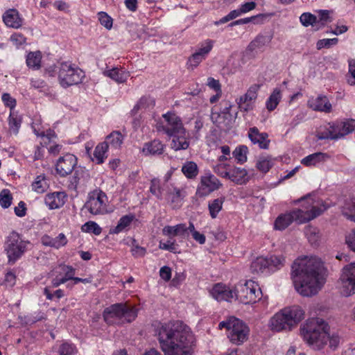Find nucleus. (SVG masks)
Segmentation results:
<instances>
[{"instance_id":"obj_1","label":"nucleus","mask_w":355,"mask_h":355,"mask_svg":"<svg viewBox=\"0 0 355 355\" xmlns=\"http://www.w3.org/2000/svg\"><path fill=\"white\" fill-rule=\"evenodd\" d=\"M164 355H193L195 338L190 328L180 320L161 323L155 330Z\"/></svg>"},{"instance_id":"obj_2","label":"nucleus","mask_w":355,"mask_h":355,"mask_svg":"<svg viewBox=\"0 0 355 355\" xmlns=\"http://www.w3.org/2000/svg\"><path fill=\"white\" fill-rule=\"evenodd\" d=\"M291 277L300 295H314L325 283L323 263L318 258L296 259L291 267Z\"/></svg>"},{"instance_id":"obj_3","label":"nucleus","mask_w":355,"mask_h":355,"mask_svg":"<svg viewBox=\"0 0 355 355\" xmlns=\"http://www.w3.org/2000/svg\"><path fill=\"white\" fill-rule=\"evenodd\" d=\"M329 324L322 318L309 319L300 329L304 340L313 349L321 350L329 344V347L335 350L339 343L340 338L337 334L329 333Z\"/></svg>"},{"instance_id":"obj_4","label":"nucleus","mask_w":355,"mask_h":355,"mask_svg":"<svg viewBox=\"0 0 355 355\" xmlns=\"http://www.w3.org/2000/svg\"><path fill=\"white\" fill-rule=\"evenodd\" d=\"M157 129L169 137H173L171 146L175 150L189 147L187 132L182 120L175 113L167 112L163 114V121L157 124Z\"/></svg>"},{"instance_id":"obj_5","label":"nucleus","mask_w":355,"mask_h":355,"mask_svg":"<svg viewBox=\"0 0 355 355\" xmlns=\"http://www.w3.org/2000/svg\"><path fill=\"white\" fill-rule=\"evenodd\" d=\"M326 209V207H318L311 203L310 204V209L308 207L305 209H297L289 213L281 214L275 221V229L277 230H284L294 220H297L300 223L309 221L320 216Z\"/></svg>"},{"instance_id":"obj_6","label":"nucleus","mask_w":355,"mask_h":355,"mask_svg":"<svg viewBox=\"0 0 355 355\" xmlns=\"http://www.w3.org/2000/svg\"><path fill=\"white\" fill-rule=\"evenodd\" d=\"M138 315L135 306L125 303H115L106 307L103 312L104 321L109 325H121L134 321Z\"/></svg>"},{"instance_id":"obj_7","label":"nucleus","mask_w":355,"mask_h":355,"mask_svg":"<svg viewBox=\"0 0 355 355\" xmlns=\"http://www.w3.org/2000/svg\"><path fill=\"white\" fill-rule=\"evenodd\" d=\"M304 311L299 306L285 308L271 318V329L276 331L290 330L304 318Z\"/></svg>"},{"instance_id":"obj_8","label":"nucleus","mask_w":355,"mask_h":355,"mask_svg":"<svg viewBox=\"0 0 355 355\" xmlns=\"http://www.w3.org/2000/svg\"><path fill=\"white\" fill-rule=\"evenodd\" d=\"M226 329L227 338L233 344L239 345L248 338L250 329L241 320L231 316L218 324V329Z\"/></svg>"},{"instance_id":"obj_9","label":"nucleus","mask_w":355,"mask_h":355,"mask_svg":"<svg viewBox=\"0 0 355 355\" xmlns=\"http://www.w3.org/2000/svg\"><path fill=\"white\" fill-rule=\"evenodd\" d=\"M85 78V72L75 64L62 62L58 67V80L62 87L80 83Z\"/></svg>"},{"instance_id":"obj_10","label":"nucleus","mask_w":355,"mask_h":355,"mask_svg":"<svg viewBox=\"0 0 355 355\" xmlns=\"http://www.w3.org/2000/svg\"><path fill=\"white\" fill-rule=\"evenodd\" d=\"M285 261L286 259L283 255L259 257L251 263L250 270L252 273L268 275L282 268Z\"/></svg>"},{"instance_id":"obj_11","label":"nucleus","mask_w":355,"mask_h":355,"mask_svg":"<svg viewBox=\"0 0 355 355\" xmlns=\"http://www.w3.org/2000/svg\"><path fill=\"white\" fill-rule=\"evenodd\" d=\"M29 241H24L16 232H12L7 238L4 245V251L8 257V263L13 265L26 251Z\"/></svg>"},{"instance_id":"obj_12","label":"nucleus","mask_w":355,"mask_h":355,"mask_svg":"<svg viewBox=\"0 0 355 355\" xmlns=\"http://www.w3.org/2000/svg\"><path fill=\"white\" fill-rule=\"evenodd\" d=\"M340 293L344 297L355 294V262L343 267L338 281Z\"/></svg>"},{"instance_id":"obj_13","label":"nucleus","mask_w":355,"mask_h":355,"mask_svg":"<svg viewBox=\"0 0 355 355\" xmlns=\"http://www.w3.org/2000/svg\"><path fill=\"white\" fill-rule=\"evenodd\" d=\"M236 299L245 304H252L260 298L261 290L252 280H248L244 284L235 286Z\"/></svg>"},{"instance_id":"obj_14","label":"nucleus","mask_w":355,"mask_h":355,"mask_svg":"<svg viewBox=\"0 0 355 355\" xmlns=\"http://www.w3.org/2000/svg\"><path fill=\"white\" fill-rule=\"evenodd\" d=\"M222 186V183L215 175L211 173H207L200 177L196 195L200 198L207 196L211 193L218 190Z\"/></svg>"},{"instance_id":"obj_15","label":"nucleus","mask_w":355,"mask_h":355,"mask_svg":"<svg viewBox=\"0 0 355 355\" xmlns=\"http://www.w3.org/2000/svg\"><path fill=\"white\" fill-rule=\"evenodd\" d=\"M106 194L99 191L96 196H90L86 202L84 207L86 208L91 214L94 215L103 214L106 211V205L105 198Z\"/></svg>"},{"instance_id":"obj_16","label":"nucleus","mask_w":355,"mask_h":355,"mask_svg":"<svg viewBox=\"0 0 355 355\" xmlns=\"http://www.w3.org/2000/svg\"><path fill=\"white\" fill-rule=\"evenodd\" d=\"M259 89L258 85H252L245 94L236 99V103L241 111L248 112L253 109V104L257 99Z\"/></svg>"},{"instance_id":"obj_17","label":"nucleus","mask_w":355,"mask_h":355,"mask_svg":"<svg viewBox=\"0 0 355 355\" xmlns=\"http://www.w3.org/2000/svg\"><path fill=\"white\" fill-rule=\"evenodd\" d=\"M237 116V112L234 114L223 113L212 110L211 119L214 123L223 130L229 129Z\"/></svg>"},{"instance_id":"obj_18","label":"nucleus","mask_w":355,"mask_h":355,"mask_svg":"<svg viewBox=\"0 0 355 355\" xmlns=\"http://www.w3.org/2000/svg\"><path fill=\"white\" fill-rule=\"evenodd\" d=\"M333 130L336 140L342 139L355 130V120L349 119L334 122Z\"/></svg>"},{"instance_id":"obj_19","label":"nucleus","mask_w":355,"mask_h":355,"mask_svg":"<svg viewBox=\"0 0 355 355\" xmlns=\"http://www.w3.org/2000/svg\"><path fill=\"white\" fill-rule=\"evenodd\" d=\"M210 293L217 301H230L234 297L236 298L235 288L231 290L220 284H216L211 290Z\"/></svg>"},{"instance_id":"obj_20","label":"nucleus","mask_w":355,"mask_h":355,"mask_svg":"<svg viewBox=\"0 0 355 355\" xmlns=\"http://www.w3.org/2000/svg\"><path fill=\"white\" fill-rule=\"evenodd\" d=\"M308 106L314 111L329 113L332 106L326 96L319 95L315 98H311L308 101Z\"/></svg>"},{"instance_id":"obj_21","label":"nucleus","mask_w":355,"mask_h":355,"mask_svg":"<svg viewBox=\"0 0 355 355\" xmlns=\"http://www.w3.org/2000/svg\"><path fill=\"white\" fill-rule=\"evenodd\" d=\"M76 157H60L56 164V171L61 176L71 173L76 165Z\"/></svg>"},{"instance_id":"obj_22","label":"nucleus","mask_w":355,"mask_h":355,"mask_svg":"<svg viewBox=\"0 0 355 355\" xmlns=\"http://www.w3.org/2000/svg\"><path fill=\"white\" fill-rule=\"evenodd\" d=\"M248 137L250 141L254 144H257L260 148L267 149L268 148L270 140L267 133L260 132L257 128L254 127L249 130Z\"/></svg>"},{"instance_id":"obj_23","label":"nucleus","mask_w":355,"mask_h":355,"mask_svg":"<svg viewBox=\"0 0 355 355\" xmlns=\"http://www.w3.org/2000/svg\"><path fill=\"white\" fill-rule=\"evenodd\" d=\"M103 74L117 83H125L130 76L129 71L121 67H114L112 69H105L103 71Z\"/></svg>"},{"instance_id":"obj_24","label":"nucleus","mask_w":355,"mask_h":355,"mask_svg":"<svg viewBox=\"0 0 355 355\" xmlns=\"http://www.w3.org/2000/svg\"><path fill=\"white\" fill-rule=\"evenodd\" d=\"M3 21L7 26L13 28H19L22 25V19L15 9L7 10L3 15Z\"/></svg>"},{"instance_id":"obj_25","label":"nucleus","mask_w":355,"mask_h":355,"mask_svg":"<svg viewBox=\"0 0 355 355\" xmlns=\"http://www.w3.org/2000/svg\"><path fill=\"white\" fill-rule=\"evenodd\" d=\"M65 196L62 192H54L45 196L44 202L50 209H58L64 204Z\"/></svg>"},{"instance_id":"obj_26","label":"nucleus","mask_w":355,"mask_h":355,"mask_svg":"<svg viewBox=\"0 0 355 355\" xmlns=\"http://www.w3.org/2000/svg\"><path fill=\"white\" fill-rule=\"evenodd\" d=\"M155 100L151 97H142L138 103L134 106L131 111L133 116H136L139 112L144 113L153 109L155 106Z\"/></svg>"},{"instance_id":"obj_27","label":"nucleus","mask_w":355,"mask_h":355,"mask_svg":"<svg viewBox=\"0 0 355 355\" xmlns=\"http://www.w3.org/2000/svg\"><path fill=\"white\" fill-rule=\"evenodd\" d=\"M67 243V239L63 233H60L58 236L52 238L48 235H44L42 237V243L45 246H50L56 249L65 245Z\"/></svg>"},{"instance_id":"obj_28","label":"nucleus","mask_w":355,"mask_h":355,"mask_svg":"<svg viewBox=\"0 0 355 355\" xmlns=\"http://www.w3.org/2000/svg\"><path fill=\"white\" fill-rule=\"evenodd\" d=\"M163 234L167 236H180L185 239L189 236L187 225L184 223H180L175 226L167 225L163 229Z\"/></svg>"},{"instance_id":"obj_29","label":"nucleus","mask_w":355,"mask_h":355,"mask_svg":"<svg viewBox=\"0 0 355 355\" xmlns=\"http://www.w3.org/2000/svg\"><path fill=\"white\" fill-rule=\"evenodd\" d=\"M164 146L159 140H153L150 142L145 144L142 148V153L146 155H161L164 152Z\"/></svg>"},{"instance_id":"obj_30","label":"nucleus","mask_w":355,"mask_h":355,"mask_svg":"<svg viewBox=\"0 0 355 355\" xmlns=\"http://www.w3.org/2000/svg\"><path fill=\"white\" fill-rule=\"evenodd\" d=\"M168 199L174 208L180 207L184 198L186 196V191L184 189L174 187L173 191L168 193Z\"/></svg>"},{"instance_id":"obj_31","label":"nucleus","mask_w":355,"mask_h":355,"mask_svg":"<svg viewBox=\"0 0 355 355\" xmlns=\"http://www.w3.org/2000/svg\"><path fill=\"white\" fill-rule=\"evenodd\" d=\"M105 140L107 141L111 150H117L121 147L124 136L121 132L115 130L109 134Z\"/></svg>"},{"instance_id":"obj_32","label":"nucleus","mask_w":355,"mask_h":355,"mask_svg":"<svg viewBox=\"0 0 355 355\" xmlns=\"http://www.w3.org/2000/svg\"><path fill=\"white\" fill-rule=\"evenodd\" d=\"M229 179L237 184H243L248 181L249 178L245 169L235 167L230 171Z\"/></svg>"},{"instance_id":"obj_33","label":"nucleus","mask_w":355,"mask_h":355,"mask_svg":"<svg viewBox=\"0 0 355 355\" xmlns=\"http://www.w3.org/2000/svg\"><path fill=\"white\" fill-rule=\"evenodd\" d=\"M135 216L132 214L123 216L119 219L117 225L110 230V234H117L123 232L127 227H128L131 224V223L135 220Z\"/></svg>"},{"instance_id":"obj_34","label":"nucleus","mask_w":355,"mask_h":355,"mask_svg":"<svg viewBox=\"0 0 355 355\" xmlns=\"http://www.w3.org/2000/svg\"><path fill=\"white\" fill-rule=\"evenodd\" d=\"M318 139H331L336 140L334 130H333V123L327 125L321 126L316 132Z\"/></svg>"},{"instance_id":"obj_35","label":"nucleus","mask_w":355,"mask_h":355,"mask_svg":"<svg viewBox=\"0 0 355 355\" xmlns=\"http://www.w3.org/2000/svg\"><path fill=\"white\" fill-rule=\"evenodd\" d=\"M342 213L347 219L355 222V197L345 201L342 207Z\"/></svg>"},{"instance_id":"obj_36","label":"nucleus","mask_w":355,"mask_h":355,"mask_svg":"<svg viewBox=\"0 0 355 355\" xmlns=\"http://www.w3.org/2000/svg\"><path fill=\"white\" fill-rule=\"evenodd\" d=\"M282 98V95L281 91L279 88H275L266 100V107L269 111H273L279 103L281 99Z\"/></svg>"},{"instance_id":"obj_37","label":"nucleus","mask_w":355,"mask_h":355,"mask_svg":"<svg viewBox=\"0 0 355 355\" xmlns=\"http://www.w3.org/2000/svg\"><path fill=\"white\" fill-rule=\"evenodd\" d=\"M225 197L221 196L209 202L208 209L209 211V214L212 218H216L217 217L218 213L223 208V205L225 202Z\"/></svg>"},{"instance_id":"obj_38","label":"nucleus","mask_w":355,"mask_h":355,"mask_svg":"<svg viewBox=\"0 0 355 355\" xmlns=\"http://www.w3.org/2000/svg\"><path fill=\"white\" fill-rule=\"evenodd\" d=\"M272 37L270 35H258L253 41L250 42L248 49L250 51L261 49L270 42Z\"/></svg>"},{"instance_id":"obj_39","label":"nucleus","mask_w":355,"mask_h":355,"mask_svg":"<svg viewBox=\"0 0 355 355\" xmlns=\"http://www.w3.org/2000/svg\"><path fill=\"white\" fill-rule=\"evenodd\" d=\"M42 54L40 51L30 52L26 56V64L29 68L37 70L40 68Z\"/></svg>"},{"instance_id":"obj_40","label":"nucleus","mask_w":355,"mask_h":355,"mask_svg":"<svg viewBox=\"0 0 355 355\" xmlns=\"http://www.w3.org/2000/svg\"><path fill=\"white\" fill-rule=\"evenodd\" d=\"M227 160V157H220V163L214 166V171L217 175L229 179L230 173V171H229L230 165L224 163V162Z\"/></svg>"},{"instance_id":"obj_41","label":"nucleus","mask_w":355,"mask_h":355,"mask_svg":"<svg viewBox=\"0 0 355 355\" xmlns=\"http://www.w3.org/2000/svg\"><path fill=\"white\" fill-rule=\"evenodd\" d=\"M214 44L215 42L214 40L207 39L198 44L196 52L207 58L208 55L211 51Z\"/></svg>"},{"instance_id":"obj_42","label":"nucleus","mask_w":355,"mask_h":355,"mask_svg":"<svg viewBox=\"0 0 355 355\" xmlns=\"http://www.w3.org/2000/svg\"><path fill=\"white\" fill-rule=\"evenodd\" d=\"M182 171L187 178H195L198 173V166L193 162H187L182 166Z\"/></svg>"},{"instance_id":"obj_43","label":"nucleus","mask_w":355,"mask_h":355,"mask_svg":"<svg viewBox=\"0 0 355 355\" xmlns=\"http://www.w3.org/2000/svg\"><path fill=\"white\" fill-rule=\"evenodd\" d=\"M304 234L311 245H317L320 239L319 230L313 226H307L305 227Z\"/></svg>"},{"instance_id":"obj_44","label":"nucleus","mask_w":355,"mask_h":355,"mask_svg":"<svg viewBox=\"0 0 355 355\" xmlns=\"http://www.w3.org/2000/svg\"><path fill=\"white\" fill-rule=\"evenodd\" d=\"M33 132L37 137H41L43 139V141L46 144L45 140H48L49 142L56 137V134L54 130L49 129L46 132L43 130H40L39 128L37 129L35 127V124H33L32 125Z\"/></svg>"},{"instance_id":"obj_45","label":"nucleus","mask_w":355,"mask_h":355,"mask_svg":"<svg viewBox=\"0 0 355 355\" xmlns=\"http://www.w3.org/2000/svg\"><path fill=\"white\" fill-rule=\"evenodd\" d=\"M83 171L76 170L73 174L69 177L68 188L70 190L76 191L80 179L83 177Z\"/></svg>"},{"instance_id":"obj_46","label":"nucleus","mask_w":355,"mask_h":355,"mask_svg":"<svg viewBox=\"0 0 355 355\" xmlns=\"http://www.w3.org/2000/svg\"><path fill=\"white\" fill-rule=\"evenodd\" d=\"M325 157H304V158L301 160V164L308 167L319 166L324 163Z\"/></svg>"},{"instance_id":"obj_47","label":"nucleus","mask_w":355,"mask_h":355,"mask_svg":"<svg viewBox=\"0 0 355 355\" xmlns=\"http://www.w3.org/2000/svg\"><path fill=\"white\" fill-rule=\"evenodd\" d=\"M8 123L10 130L16 135L18 132L21 125V119L17 113L12 111L10 112Z\"/></svg>"},{"instance_id":"obj_48","label":"nucleus","mask_w":355,"mask_h":355,"mask_svg":"<svg viewBox=\"0 0 355 355\" xmlns=\"http://www.w3.org/2000/svg\"><path fill=\"white\" fill-rule=\"evenodd\" d=\"M300 21L304 26H312L317 28V17L310 12H304L300 17Z\"/></svg>"},{"instance_id":"obj_49","label":"nucleus","mask_w":355,"mask_h":355,"mask_svg":"<svg viewBox=\"0 0 355 355\" xmlns=\"http://www.w3.org/2000/svg\"><path fill=\"white\" fill-rule=\"evenodd\" d=\"M317 29L324 26L327 23L330 22V12L326 10H320L317 12Z\"/></svg>"},{"instance_id":"obj_50","label":"nucleus","mask_w":355,"mask_h":355,"mask_svg":"<svg viewBox=\"0 0 355 355\" xmlns=\"http://www.w3.org/2000/svg\"><path fill=\"white\" fill-rule=\"evenodd\" d=\"M81 230L84 232L93 233L98 236L101 234L102 228L94 221H88L85 223L81 227Z\"/></svg>"},{"instance_id":"obj_51","label":"nucleus","mask_w":355,"mask_h":355,"mask_svg":"<svg viewBox=\"0 0 355 355\" xmlns=\"http://www.w3.org/2000/svg\"><path fill=\"white\" fill-rule=\"evenodd\" d=\"M33 190L38 193H44L47 189V183L44 176L39 175L32 184Z\"/></svg>"},{"instance_id":"obj_52","label":"nucleus","mask_w":355,"mask_h":355,"mask_svg":"<svg viewBox=\"0 0 355 355\" xmlns=\"http://www.w3.org/2000/svg\"><path fill=\"white\" fill-rule=\"evenodd\" d=\"M12 196L8 189H3L0 192V205L6 209L8 208L12 203Z\"/></svg>"},{"instance_id":"obj_53","label":"nucleus","mask_w":355,"mask_h":355,"mask_svg":"<svg viewBox=\"0 0 355 355\" xmlns=\"http://www.w3.org/2000/svg\"><path fill=\"white\" fill-rule=\"evenodd\" d=\"M207 58L205 57L203 55L199 54L197 52H194L189 58L188 60V65L189 67L193 69L194 68L197 67L200 62H202L203 60H205Z\"/></svg>"},{"instance_id":"obj_54","label":"nucleus","mask_w":355,"mask_h":355,"mask_svg":"<svg viewBox=\"0 0 355 355\" xmlns=\"http://www.w3.org/2000/svg\"><path fill=\"white\" fill-rule=\"evenodd\" d=\"M207 58L205 57L203 55L199 54L197 52H194L189 58L188 60V65L189 67L193 69L194 68L197 67L200 62H202L203 60H205Z\"/></svg>"},{"instance_id":"obj_55","label":"nucleus","mask_w":355,"mask_h":355,"mask_svg":"<svg viewBox=\"0 0 355 355\" xmlns=\"http://www.w3.org/2000/svg\"><path fill=\"white\" fill-rule=\"evenodd\" d=\"M50 286H46L44 288V294L49 300H53L54 298L60 300L64 296V292L62 289H58L53 293L50 289Z\"/></svg>"},{"instance_id":"obj_56","label":"nucleus","mask_w":355,"mask_h":355,"mask_svg":"<svg viewBox=\"0 0 355 355\" xmlns=\"http://www.w3.org/2000/svg\"><path fill=\"white\" fill-rule=\"evenodd\" d=\"M76 352V346L67 342L63 343L58 350L59 355H73Z\"/></svg>"},{"instance_id":"obj_57","label":"nucleus","mask_w":355,"mask_h":355,"mask_svg":"<svg viewBox=\"0 0 355 355\" xmlns=\"http://www.w3.org/2000/svg\"><path fill=\"white\" fill-rule=\"evenodd\" d=\"M98 20L102 26L107 29H111L112 27V19L105 12L98 13Z\"/></svg>"},{"instance_id":"obj_58","label":"nucleus","mask_w":355,"mask_h":355,"mask_svg":"<svg viewBox=\"0 0 355 355\" xmlns=\"http://www.w3.org/2000/svg\"><path fill=\"white\" fill-rule=\"evenodd\" d=\"M132 248L131 249L132 254L135 258L143 257L146 254V249L144 247L139 246L137 243L135 239L132 240Z\"/></svg>"},{"instance_id":"obj_59","label":"nucleus","mask_w":355,"mask_h":355,"mask_svg":"<svg viewBox=\"0 0 355 355\" xmlns=\"http://www.w3.org/2000/svg\"><path fill=\"white\" fill-rule=\"evenodd\" d=\"M338 42V39L336 37L331 39H322L317 42L316 47L318 49H322L323 48H329L331 46L336 45Z\"/></svg>"},{"instance_id":"obj_60","label":"nucleus","mask_w":355,"mask_h":355,"mask_svg":"<svg viewBox=\"0 0 355 355\" xmlns=\"http://www.w3.org/2000/svg\"><path fill=\"white\" fill-rule=\"evenodd\" d=\"M257 168L259 171H260L262 173H267L270 168L272 166V163L270 160L263 158L262 159H260L257 163Z\"/></svg>"},{"instance_id":"obj_61","label":"nucleus","mask_w":355,"mask_h":355,"mask_svg":"<svg viewBox=\"0 0 355 355\" xmlns=\"http://www.w3.org/2000/svg\"><path fill=\"white\" fill-rule=\"evenodd\" d=\"M10 40L17 48L26 43V38L22 34L18 33L12 34Z\"/></svg>"},{"instance_id":"obj_62","label":"nucleus","mask_w":355,"mask_h":355,"mask_svg":"<svg viewBox=\"0 0 355 355\" xmlns=\"http://www.w3.org/2000/svg\"><path fill=\"white\" fill-rule=\"evenodd\" d=\"M110 147L106 140L99 143L95 148L94 155H104L109 152Z\"/></svg>"},{"instance_id":"obj_63","label":"nucleus","mask_w":355,"mask_h":355,"mask_svg":"<svg viewBox=\"0 0 355 355\" xmlns=\"http://www.w3.org/2000/svg\"><path fill=\"white\" fill-rule=\"evenodd\" d=\"M349 73L350 76L347 78V83L350 85H355V60H350L349 62Z\"/></svg>"},{"instance_id":"obj_64","label":"nucleus","mask_w":355,"mask_h":355,"mask_svg":"<svg viewBox=\"0 0 355 355\" xmlns=\"http://www.w3.org/2000/svg\"><path fill=\"white\" fill-rule=\"evenodd\" d=\"M345 243L351 250L355 252V229L345 236Z\"/></svg>"}]
</instances>
